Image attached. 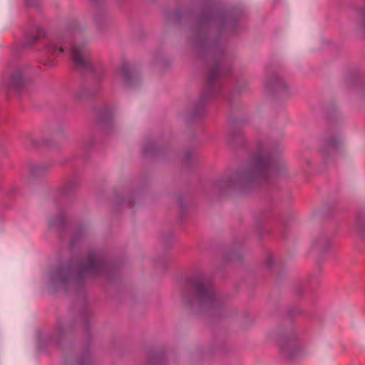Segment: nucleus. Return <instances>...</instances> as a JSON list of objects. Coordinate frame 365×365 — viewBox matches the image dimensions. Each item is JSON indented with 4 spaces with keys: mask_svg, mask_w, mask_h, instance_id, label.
Returning a JSON list of instances; mask_svg holds the SVG:
<instances>
[{
    "mask_svg": "<svg viewBox=\"0 0 365 365\" xmlns=\"http://www.w3.org/2000/svg\"><path fill=\"white\" fill-rule=\"evenodd\" d=\"M106 262L103 255L89 251L85 259L56 267L45 275L47 286L53 290H68L83 281L104 273Z\"/></svg>",
    "mask_w": 365,
    "mask_h": 365,
    "instance_id": "nucleus-1",
    "label": "nucleus"
},
{
    "mask_svg": "<svg viewBox=\"0 0 365 365\" xmlns=\"http://www.w3.org/2000/svg\"><path fill=\"white\" fill-rule=\"evenodd\" d=\"M284 168V164L274 162L267 146L260 144L245 168L219 180L216 187L222 191H225L250 182L266 181L272 176L279 173Z\"/></svg>",
    "mask_w": 365,
    "mask_h": 365,
    "instance_id": "nucleus-2",
    "label": "nucleus"
},
{
    "mask_svg": "<svg viewBox=\"0 0 365 365\" xmlns=\"http://www.w3.org/2000/svg\"><path fill=\"white\" fill-rule=\"evenodd\" d=\"M218 298L211 284L203 276L194 277L189 287L182 290V304L192 309H210L217 307Z\"/></svg>",
    "mask_w": 365,
    "mask_h": 365,
    "instance_id": "nucleus-3",
    "label": "nucleus"
},
{
    "mask_svg": "<svg viewBox=\"0 0 365 365\" xmlns=\"http://www.w3.org/2000/svg\"><path fill=\"white\" fill-rule=\"evenodd\" d=\"M71 58L76 68L88 73L95 70L96 61L85 43H74L71 48Z\"/></svg>",
    "mask_w": 365,
    "mask_h": 365,
    "instance_id": "nucleus-4",
    "label": "nucleus"
},
{
    "mask_svg": "<svg viewBox=\"0 0 365 365\" xmlns=\"http://www.w3.org/2000/svg\"><path fill=\"white\" fill-rule=\"evenodd\" d=\"M67 43V40L62 35H57L49 38L44 47L45 54L48 58L45 61V63L47 66H52L54 60L64 52Z\"/></svg>",
    "mask_w": 365,
    "mask_h": 365,
    "instance_id": "nucleus-5",
    "label": "nucleus"
},
{
    "mask_svg": "<svg viewBox=\"0 0 365 365\" xmlns=\"http://www.w3.org/2000/svg\"><path fill=\"white\" fill-rule=\"evenodd\" d=\"M118 77L125 86L133 87L135 86L139 77L132 66L128 63H123L118 71Z\"/></svg>",
    "mask_w": 365,
    "mask_h": 365,
    "instance_id": "nucleus-6",
    "label": "nucleus"
},
{
    "mask_svg": "<svg viewBox=\"0 0 365 365\" xmlns=\"http://www.w3.org/2000/svg\"><path fill=\"white\" fill-rule=\"evenodd\" d=\"M25 76L21 68L14 71L9 78V84L11 87L19 88L25 83Z\"/></svg>",
    "mask_w": 365,
    "mask_h": 365,
    "instance_id": "nucleus-7",
    "label": "nucleus"
},
{
    "mask_svg": "<svg viewBox=\"0 0 365 365\" xmlns=\"http://www.w3.org/2000/svg\"><path fill=\"white\" fill-rule=\"evenodd\" d=\"M283 86H284V83L283 80L277 76H274L271 77L269 79H268V81L266 83V87L268 89H272V88L279 89Z\"/></svg>",
    "mask_w": 365,
    "mask_h": 365,
    "instance_id": "nucleus-8",
    "label": "nucleus"
},
{
    "mask_svg": "<svg viewBox=\"0 0 365 365\" xmlns=\"http://www.w3.org/2000/svg\"><path fill=\"white\" fill-rule=\"evenodd\" d=\"M341 143H342V140L340 138H334L330 139L328 142L327 148L326 152L329 153V150H331L332 151H335L339 147V145L341 144Z\"/></svg>",
    "mask_w": 365,
    "mask_h": 365,
    "instance_id": "nucleus-9",
    "label": "nucleus"
},
{
    "mask_svg": "<svg viewBox=\"0 0 365 365\" xmlns=\"http://www.w3.org/2000/svg\"><path fill=\"white\" fill-rule=\"evenodd\" d=\"M284 351L290 356H294L299 354L300 351L299 346L296 344L288 345L284 349Z\"/></svg>",
    "mask_w": 365,
    "mask_h": 365,
    "instance_id": "nucleus-10",
    "label": "nucleus"
},
{
    "mask_svg": "<svg viewBox=\"0 0 365 365\" xmlns=\"http://www.w3.org/2000/svg\"><path fill=\"white\" fill-rule=\"evenodd\" d=\"M219 74H220V70H219L218 67L214 68L210 71V72L209 73V77H208V81H209V84L210 85V86H212L215 79L217 78V76Z\"/></svg>",
    "mask_w": 365,
    "mask_h": 365,
    "instance_id": "nucleus-11",
    "label": "nucleus"
},
{
    "mask_svg": "<svg viewBox=\"0 0 365 365\" xmlns=\"http://www.w3.org/2000/svg\"><path fill=\"white\" fill-rule=\"evenodd\" d=\"M202 38H205V39H203V41H205L203 43H206V44L208 43L207 41L210 40V34L207 36L202 37Z\"/></svg>",
    "mask_w": 365,
    "mask_h": 365,
    "instance_id": "nucleus-12",
    "label": "nucleus"
},
{
    "mask_svg": "<svg viewBox=\"0 0 365 365\" xmlns=\"http://www.w3.org/2000/svg\"><path fill=\"white\" fill-rule=\"evenodd\" d=\"M362 16V24H364V26L365 27V11L361 14Z\"/></svg>",
    "mask_w": 365,
    "mask_h": 365,
    "instance_id": "nucleus-13",
    "label": "nucleus"
},
{
    "mask_svg": "<svg viewBox=\"0 0 365 365\" xmlns=\"http://www.w3.org/2000/svg\"><path fill=\"white\" fill-rule=\"evenodd\" d=\"M71 185V182H68L67 185H66V187Z\"/></svg>",
    "mask_w": 365,
    "mask_h": 365,
    "instance_id": "nucleus-14",
    "label": "nucleus"
},
{
    "mask_svg": "<svg viewBox=\"0 0 365 365\" xmlns=\"http://www.w3.org/2000/svg\"><path fill=\"white\" fill-rule=\"evenodd\" d=\"M58 329L59 330V331H61V328L60 327V326H58Z\"/></svg>",
    "mask_w": 365,
    "mask_h": 365,
    "instance_id": "nucleus-15",
    "label": "nucleus"
},
{
    "mask_svg": "<svg viewBox=\"0 0 365 365\" xmlns=\"http://www.w3.org/2000/svg\"><path fill=\"white\" fill-rule=\"evenodd\" d=\"M49 224H50L51 225H54L51 222H49Z\"/></svg>",
    "mask_w": 365,
    "mask_h": 365,
    "instance_id": "nucleus-16",
    "label": "nucleus"
},
{
    "mask_svg": "<svg viewBox=\"0 0 365 365\" xmlns=\"http://www.w3.org/2000/svg\"><path fill=\"white\" fill-rule=\"evenodd\" d=\"M29 0H27V1H29Z\"/></svg>",
    "mask_w": 365,
    "mask_h": 365,
    "instance_id": "nucleus-17",
    "label": "nucleus"
}]
</instances>
